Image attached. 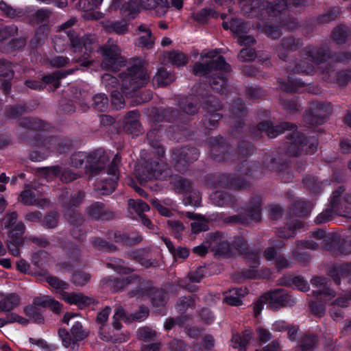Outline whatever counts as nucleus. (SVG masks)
<instances>
[{"label": "nucleus", "instance_id": "nucleus-31", "mask_svg": "<svg viewBox=\"0 0 351 351\" xmlns=\"http://www.w3.org/2000/svg\"><path fill=\"white\" fill-rule=\"evenodd\" d=\"M289 73L312 74L315 71L313 64L306 62L304 59H295L290 62L286 68Z\"/></svg>", "mask_w": 351, "mask_h": 351}, {"label": "nucleus", "instance_id": "nucleus-1", "mask_svg": "<svg viewBox=\"0 0 351 351\" xmlns=\"http://www.w3.org/2000/svg\"><path fill=\"white\" fill-rule=\"evenodd\" d=\"M243 14L247 17L264 19L267 16H277L289 8L305 5L306 0H278L274 4L265 0H238Z\"/></svg>", "mask_w": 351, "mask_h": 351}, {"label": "nucleus", "instance_id": "nucleus-58", "mask_svg": "<svg viewBox=\"0 0 351 351\" xmlns=\"http://www.w3.org/2000/svg\"><path fill=\"white\" fill-rule=\"evenodd\" d=\"M23 312L29 317V319L37 324H40L44 320V318L38 307L32 304L25 306L23 308Z\"/></svg>", "mask_w": 351, "mask_h": 351}, {"label": "nucleus", "instance_id": "nucleus-49", "mask_svg": "<svg viewBox=\"0 0 351 351\" xmlns=\"http://www.w3.org/2000/svg\"><path fill=\"white\" fill-rule=\"evenodd\" d=\"M218 14L211 8H203L197 12L193 13L191 18L199 23H206L210 18H217Z\"/></svg>", "mask_w": 351, "mask_h": 351}, {"label": "nucleus", "instance_id": "nucleus-37", "mask_svg": "<svg viewBox=\"0 0 351 351\" xmlns=\"http://www.w3.org/2000/svg\"><path fill=\"white\" fill-rule=\"evenodd\" d=\"M318 343V337L316 335L306 333L302 335L298 345L295 348L296 351H314Z\"/></svg>", "mask_w": 351, "mask_h": 351}, {"label": "nucleus", "instance_id": "nucleus-34", "mask_svg": "<svg viewBox=\"0 0 351 351\" xmlns=\"http://www.w3.org/2000/svg\"><path fill=\"white\" fill-rule=\"evenodd\" d=\"M329 275L337 285L341 282V278L349 277V283L351 284V263H344L335 267L329 272Z\"/></svg>", "mask_w": 351, "mask_h": 351}, {"label": "nucleus", "instance_id": "nucleus-45", "mask_svg": "<svg viewBox=\"0 0 351 351\" xmlns=\"http://www.w3.org/2000/svg\"><path fill=\"white\" fill-rule=\"evenodd\" d=\"M180 108L185 113L193 115L198 112V101L194 97L182 98L179 101Z\"/></svg>", "mask_w": 351, "mask_h": 351}, {"label": "nucleus", "instance_id": "nucleus-36", "mask_svg": "<svg viewBox=\"0 0 351 351\" xmlns=\"http://www.w3.org/2000/svg\"><path fill=\"white\" fill-rule=\"evenodd\" d=\"M218 184L221 187H227L231 186L236 189L242 190L250 187L251 184L250 182L242 178H234L230 180V176L228 175H222L220 176Z\"/></svg>", "mask_w": 351, "mask_h": 351}, {"label": "nucleus", "instance_id": "nucleus-9", "mask_svg": "<svg viewBox=\"0 0 351 351\" xmlns=\"http://www.w3.org/2000/svg\"><path fill=\"white\" fill-rule=\"evenodd\" d=\"M331 112L332 108L329 104L311 101L308 110L304 116V121L311 125H322Z\"/></svg>", "mask_w": 351, "mask_h": 351}, {"label": "nucleus", "instance_id": "nucleus-61", "mask_svg": "<svg viewBox=\"0 0 351 351\" xmlns=\"http://www.w3.org/2000/svg\"><path fill=\"white\" fill-rule=\"evenodd\" d=\"M128 206L130 208L134 210L138 216L143 215L144 212L149 210V205L141 199H129Z\"/></svg>", "mask_w": 351, "mask_h": 351}, {"label": "nucleus", "instance_id": "nucleus-13", "mask_svg": "<svg viewBox=\"0 0 351 351\" xmlns=\"http://www.w3.org/2000/svg\"><path fill=\"white\" fill-rule=\"evenodd\" d=\"M26 227L22 221H19L8 232L7 246L13 256H19V247L23 245Z\"/></svg>", "mask_w": 351, "mask_h": 351}, {"label": "nucleus", "instance_id": "nucleus-12", "mask_svg": "<svg viewBox=\"0 0 351 351\" xmlns=\"http://www.w3.org/2000/svg\"><path fill=\"white\" fill-rule=\"evenodd\" d=\"M297 128L295 124L283 122L277 125H273L271 121H263L258 124L254 130V134L257 136H262L263 133H265L269 138H275L285 130H292Z\"/></svg>", "mask_w": 351, "mask_h": 351}, {"label": "nucleus", "instance_id": "nucleus-51", "mask_svg": "<svg viewBox=\"0 0 351 351\" xmlns=\"http://www.w3.org/2000/svg\"><path fill=\"white\" fill-rule=\"evenodd\" d=\"M349 33L348 27L341 25L333 29L331 37L336 43L342 44L346 42V38L350 35Z\"/></svg>", "mask_w": 351, "mask_h": 351}, {"label": "nucleus", "instance_id": "nucleus-43", "mask_svg": "<svg viewBox=\"0 0 351 351\" xmlns=\"http://www.w3.org/2000/svg\"><path fill=\"white\" fill-rule=\"evenodd\" d=\"M20 297L16 293H10L0 300V311L10 312L19 306Z\"/></svg>", "mask_w": 351, "mask_h": 351}, {"label": "nucleus", "instance_id": "nucleus-42", "mask_svg": "<svg viewBox=\"0 0 351 351\" xmlns=\"http://www.w3.org/2000/svg\"><path fill=\"white\" fill-rule=\"evenodd\" d=\"M138 281V276L127 277L125 278H117L108 282V286L112 292H117L123 290L130 284Z\"/></svg>", "mask_w": 351, "mask_h": 351}, {"label": "nucleus", "instance_id": "nucleus-32", "mask_svg": "<svg viewBox=\"0 0 351 351\" xmlns=\"http://www.w3.org/2000/svg\"><path fill=\"white\" fill-rule=\"evenodd\" d=\"M124 130L126 132L137 136L141 130V123L138 121V113L136 110L128 112L124 120Z\"/></svg>", "mask_w": 351, "mask_h": 351}, {"label": "nucleus", "instance_id": "nucleus-5", "mask_svg": "<svg viewBox=\"0 0 351 351\" xmlns=\"http://www.w3.org/2000/svg\"><path fill=\"white\" fill-rule=\"evenodd\" d=\"M222 104L215 96L209 95L204 99L203 109L205 114L202 119V127L204 130H212L217 127L222 118Z\"/></svg>", "mask_w": 351, "mask_h": 351}, {"label": "nucleus", "instance_id": "nucleus-47", "mask_svg": "<svg viewBox=\"0 0 351 351\" xmlns=\"http://www.w3.org/2000/svg\"><path fill=\"white\" fill-rule=\"evenodd\" d=\"M210 87L216 92L223 93L226 90L227 78L223 74H215L209 80Z\"/></svg>", "mask_w": 351, "mask_h": 351}, {"label": "nucleus", "instance_id": "nucleus-63", "mask_svg": "<svg viewBox=\"0 0 351 351\" xmlns=\"http://www.w3.org/2000/svg\"><path fill=\"white\" fill-rule=\"evenodd\" d=\"M304 186L311 192L317 193L323 188V184L312 176H308L303 179Z\"/></svg>", "mask_w": 351, "mask_h": 351}, {"label": "nucleus", "instance_id": "nucleus-7", "mask_svg": "<svg viewBox=\"0 0 351 351\" xmlns=\"http://www.w3.org/2000/svg\"><path fill=\"white\" fill-rule=\"evenodd\" d=\"M246 213L226 217L224 221L233 224H248L252 221L259 222L261 219V198L253 197L247 205Z\"/></svg>", "mask_w": 351, "mask_h": 351}, {"label": "nucleus", "instance_id": "nucleus-24", "mask_svg": "<svg viewBox=\"0 0 351 351\" xmlns=\"http://www.w3.org/2000/svg\"><path fill=\"white\" fill-rule=\"evenodd\" d=\"M301 45L300 39L293 36L284 38L276 49L278 56L280 59L287 61L289 53L291 51L297 50Z\"/></svg>", "mask_w": 351, "mask_h": 351}, {"label": "nucleus", "instance_id": "nucleus-23", "mask_svg": "<svg viewBox=\"0 0 351 351\" xmlns=\"http://www.w3.org/2000/svg\"><path fill=\"white\" fill-rule=\"evenodd\" d=\"M313 286L317 288L313 291V294L319 296L320 299L331 300L336 293L334 290L329 287L330 280L324 276H314L311 280Z\"/></svg>", "mask_w": 351, "mask_h": 351}, {"label": "nucleus", "instance_id": "nucleus-20", "mask_svg": "<svg viewBox=\"0 0 351 351\" xmlns=\"http://www.w3.org/2000/svg\"><path fill=\"white\" fill-rule=\"evenodd\" d=\"M303 56L317 64L327 61L331 57L329 48L324 45L320 47L307 46L303 50Z\"/></svg>", "mask_w": 351, "mask_h": 351}, {"label": "nucleus", "instance_id": "nucleus-4", "mask_svg": "<svg viewBox=\"0 0 351 351\" xmlns=\"http://www.w3.org/2000/svg\"><path fill=\"white\" fill-rule=\"evenodd\" d=\"M288 142L286 148L287 153L292 156H297L303 154H313L318 145L315 137H305L299 132H294L287 136Z\"/></svg>", "mask_w": 351, "mask_h": 351}, {"label": "nucleus", "instance_id": "nucleus-6", "mask_svg": "<svg viewBox=\"0 0 351 351\" xmlns=\"http://www.w3.org/2000/svg\"><path fill=\"white\" fill-rule=\"evenodd\" d=\"M98 51L104 60L101 66L106 71L117 70L125 65V59L121 56L119 47L109 40L106 44L99 47Z\"/></svg>", "mask_w": 351, "mask_h": 351}, {"label": "nucleus", "instance_id": "nucleus-18", "mask_svg": "<svg viewBox=\"0 0 351 351\" xmlns=\"http://www.w3.org/2000/svg\"><path fill=\"white\" fill-rule=\"evenodd\" d=\"M71 47L74 51L82 50L84 48L88 52H91L97 45V39L93 35L88 34L80 37L75 32L69 30L66 32Z\"/></svg>", "mask_w": 351, "mask_h": 351}, {"label": "nucleus", "instance_id": "nucleus-48", "mask_svg": "<svg viewBox=\"0 0 351 351\" xmlns=\"http://www.w3.org/2000/svg\"><path fill=\"white\" fill-rule=\"evenodd\" d=\"M241 291V289H232L224 292V298L223 299V302L228 305L235 306L241 305L242 304V301L239 297L243 295Z\"/></svg>", "mask_w": 351, "mask_h": 351}, {"label": "nucleus", "instance_id": "nucleus-53", "mask_svg": "<svg viewBox=\"0 0 351 351\" xmlns=\"http://www.w3.org/2000/svg\"><path fill=\"white\" fill-rule=\"evenodd\" d=\"M91 243L97 250L107 252H115L117 250L116 245L99 237H94Z\"/></svg>", "mask_w": 351, "mask_h": 351}, {"label": "nucleus", "instance_id": "nucleus-16", "mask_svg": "<svg viewBox=\"0 0 351 351\" xmlns=\"http://www.w3.org/2000/svg\"><path fill=\"white\" fill-rule=\"evenodd\" d=\"M159 162L148 160L136 169V176L141 182H147L161 175Z\"/></svg>", "mask_w": 351, "mask_h": 351}, {"label": "nucleus", "instance_id": "nucleus-21", "mask_svg": "<svg viewBox=\"0 0 351 351\" xmlns=\"http://www.w3.org/2000/svg\"><path fill=\"white\" fill-rule=\"evenodd\" d=\"M88 218L93 220H111L114 218V213L100 202H96L86 208Z\"/></svg>", "mask_w": 351, "mask_h": 351}, {"label": "nucleus", "instance_id": "nucleus-62", "mask_svg": "<svg viewBox=\"0 0 351 351\" xmlns=\"http://www.w3.org/2000/svg\"><path fill=\"white\" fill-rule=\"evenodd\" d=\"M333 253L335 255H348L351 254V242L342 240L341 242H333Z\"/></svg>", "mask_w": 351, "mask_h": 351}, {"label": "nucleus", "instance_id": "nucleus-38", "mask_svg": "<svg viewBox=\"0 0 351 351\" xmlns=\"http://www.w3.org/2000/svg\"><path fill=\"white\" fill-rule=\"evenodd\" d=\"M222 26L225 29H230L234 34L242 35L250 29V25L237 19H232L229 22H223Z\"/></svg>", "mask_w": 351, "mask_h": 351}, {"label": "nucleus", "instance_id": "nucleus-10", "mask_svg": "<svg viewBox=\"0 0 351 351\" xmlns=\"http://www.w3.org/2000/svg\"><path fill=\"white\" fill-rule=\"evenodd\" d=\"M120 163L121 156L119 154H116L107 171L108 175L110 176V178H104L96 185V190L100 195H109L114 191L117 182L119 180L118 167Z\"/></svg>", "mask_w": 351, "mask_h": 351}, {"label": "nucleus", "instance_id": "nucleus-55", "mask_svg": "<svg viewBox=\"0 0 351 351\" xmlns=\"http://www.w3.org/2000/svg\"><path fill=\"white\" fill-rule=\"evenodd\" d=\"M168 60L173 64L177 66L185 65L187 63V56L181 51H173L167 55Z\"/></svg>", "mask_w": 351, "mask_h": 351}, {"label": "nucleus", "instance_id": "nucleus-19", "mask_svg": "<svg viewBox=\"0 0 351 351\" xmlns=\"http://www.w3.org/2000/svg\"><path fill=\"white\" fill-rule=\"evenodd\" d=\"M210 250L215 255H226L230 253V244L223 234L216 232L207 237Z\"/></svg>", "mask_w": 351, "mask_h": 351}, {"label": "nucleus", "instance_id": "nucleus-44", "mask_svg": "<svg viewBox=\"0 0 351 351\" xmlns=\"http://www.w3.org/2000/svg\"><path fill=\"white\" fill-rule=\"evenodd\" d=\"M303 226V223L300 221H291L288 223L287 227L278 228L276 232L277 235L282 239L293 237L295 234V231L301 228Z\"/></svg>", "mask_w": 351, "mask_h": 351}, {"label": "nucleus", "instance_id": "nucleus-28", "mask_svg": "<svg viewBox=\"0 0 351 351\" xmlns=\"http://www.w3.org/2000/svg\"><path fill=\"white\" fill-rule=\"evenodd\" d=\"M60 295L62 299L66 302L69 304H75L80 308H84L93 302V300L91 298L84 295L81 293L62 291Z\"/></svg>", "mask_w": 351, "mask_h": 351}, {"label": "nucleus", "instance_id": "nucleus-2", "mask_svg": "<svg viewBox=\"0 0 351 351\" xmlns=\"http://www.w3.org/2000/svg\"><path fill=\"white\" fill-rule=\"evenodd\" d=\"M122 90L131 95L149 82V75L144 62L139 58L131 60L126 72L120 75Z\"/></svg>", "mask_w": 351, "mask_h": 351}, {"label": "nucleus", "instance_id": "nucleus-54", "mask_svg": "<svg viewBox=\"0 0 351 351\" xmlns=\"http://www.w3.org/2000/svg\"><path fill=\"white\" fill-rule=\"evenodd\" d=\"M19 124L21 127L29 130H42L44 128L43 123L40 120L30 118L23 117L19 120Z\"/></svg>", "mask_w": 351, "mask_h": 351}, {"label": "nucleus", "instance_id": "nucleus-56", "mask_svg": "<svg viewBox=\"0 0 351 351\" xmlns=\"http://www.w3.org/2000/svg\"><path fill=\"white\" fill-rule=\"evenodd\" d=\"M92 106L95 110L104 112L108 107V99L105 94H97L93 97Z\"/></svg>", "mask_w": 351, "mask_h": 351}, {"label": "nucleus", "instance_id": "nucleus-52", "mask_svg": "<svg viewBox=\"0 0 351 351\" xmlns=\"http://www.w3.org/2000/svg\"><path fill=\"white\" fill-rule=\"evenodd\" d=\"M280 88L282 90L287 93H293L298 90V88L304 86V84L300 80H291V77L288 75V82H283L281 80H278Z\"/></svg>", "mask_w": 351, "mask_h": 351}, {"label": "nucleus", "instance_id": "nucleus-57", "mask_svg": "<svg viewBox=\"0 0 351 351\" xmlns=\"http://www.w3.org/2000/svg\"><path fill=\"white\" fill-rule=\"evenodd\" d=\"M171 184L174 190L179 193L188 192L191 189V182L181 177L173 179Z\"/></svg>", "mask_w": 351, "mask_h": 351}, {"label": "nucleus", "instance_id": "nucleus-50", "mask_svg": "<svg viewBox=\"0 0 351 351\" xmlns=\"http://www.w3.org/2000/svg\"><path fill=\"white\" fill-rule=\"evenodd\" d=\"M120 11L124 16L134 19L136 14L138 12L136 1L134 0L124 1L120 7Z\"/></svg>", "mask_w": 351, "mask_h": 351}, {"label": "nucleus", "instance_id": "nucleus-17", "mask_svg": "<svg viewBox=\"0 0 351 351\" xmlns=\"http://www.w3.org/2000/svg\"><path fill=\"white\" fill-rule=\"evenodd\" d=\"M263 298L274 308L291 306L294 303L292 297L280 289L265 293L263 295Z\"/></svg>", "mask_w": 351, "mask_h": 351}, {"label": "nucleus", "instance_id": "nucleus-64", "mask_svg": "<svg viewBox=\"0 0 351 351\" xmlns=\"http://www.w3.org/2000/svg\"><path fill=\"white\" fill-rule=\"evenodd\" d=\"M213 199L215 204L219 206L234 203L233 198L227 193L222 191L215 192L213 195Z\"/></svg>", "mask_w": 351, "mask_h": 351}, {"label": "nucleus", "instance_id": "nucleus-41", "mask_svg": "<svg viewBox=\"0 0 351 351\" xmlns=\"http://www.w3.org/2000/svg\"><path fill=\"white\" fill-rule=\"evenodd\" d=\"M252 338L250 330H245L242 335L234 334L232 337V347L239 348V351H245V348Z\"/></svg>", "mask_w": 351, "mask_h": 351}, {"label": "nucleus", "instance_id": "nucleus-46", "mask_svg": "<svg viewBox=\"0 0 351 351\" xmlns=\"http://www.w3.org/2000/svg\"><path fill=\"white\" fill-rule=\"evenodd\" d=\"M174 80L173 76L164 69L160 68L154 76L152 83L157 87L166 86L171 84Z\"/></svg>", "mask_w": 351, "mask_h": 351}, {"label": "nucleus", "instance_id": "nucleus-29", "mask_svg": "<svg viewBox=\"0 0 351 351\" xmlns=\"http://www.w3.org/2000/svg\"><path fill=\"white\" fill-rule=\"evenodd\" d=\"M50 15L51 12L49 10L40 9L31 18L32 23L41 25L39 31H42V32L39 33V32H37L36 33V36H39L40 40L45 39L47 37L45 26L49 23Z\"/></svg>", "mask_w": 351, "mask_h": 351}, {"label": "nucleus", "instance_id": "nucleus-22", "mask_svg": "<svg viewBox=\"0 0 351 351\" xmlns=\"http://www.w3.org/2000/svg\"><path fill=\"white\" fill-rule=\"evenodd\" d=\"M322 78L325 81L343 86L351 81V70L336 72L330 65H326L322 71Z\"/></svg>", "mask_w": 351, "mask_h": 351}, {"label": "nucleus", "instance_id": "nucleus-14", "mask_svg": "<svg viewBox=\"0 0 351 351\" xmlns=\"http://www.w3.org/2000/svg\"><path fill=\"white\" fill-rule=\"evenodd\" d=\"M230 70V65L226 62L225 59L221 56L217 57L215 60H210L206 64L196 62L193 69V71L196 75H205L210 73L213 71L229 72Z\"/></svg>", "mask_w": 351, "mask_h": 351}, {"label": "nucleus", "instance_id": "nucleus-59", "mask_svg": "<svg viewBox=\"0 0 351 351\" xmlns=\"http://www.w3.org/2000/svg\"><path fill=\"white\" fill-rule=\"evenodd\" d=\"M243 275L247 278H268L271 275V271L268 268L261 269L260 271L255 269H247L243 271Z\"/></svg>", "mask_w": 351, "mask_h": 351}, {"label": "nucleus", "instance_id": "nucleus-8", "mask_svg": "<svg viewBox=\"0 0 351 351\" xmlns=\"http://www.w3.org/2000/svg\"><path fill=\"white\" fill-rule=\"evenodd\" d=\"M199 153L194 147H176L171 150V160L180 172L186 171L188 166L197 160Z\"/></svg>", "mask_w": 351, "mask_h": 351}, {"label": "nucleus", "instance_id": "nucleus-40", "mask_svg": "<svg viewBox=\"0 0 351 351\" xmlns=\"http://www.w3.org/2000/svg\"><path fill=\"white\" fill-rule=\"evenodd\" d=\"M312 209V204L310 202H306L300 199L295 200L292 204L289 214L296 217H305Z\"/></svg>", "mask_w": 351, "mask_h": 351}, {"label": "nucleus", "instance_id": "nucleus-3", "mask_svg": "<svg viewBox=\"0 0 351 351\" xmlns=\"http://www.w3.org/2000/svg\"><path fill=\"white\" fill-rule=\"evenodd\" d=\"M62 322L71 326L70 332L65 328H60L58 335L61 338L62 344L65 348L71 347L73 350H77L79 345L77 341L87 338L89 332L85 329L82 324V317L77 313H66Z\"/></svg>", "mask_w": 351, "mask_h": 351}, {"label": "nucleus", "instance_id": "nucleus-30", "mask_svg": "<svg viewBox=\"0 0 351 351\" xmlns=\"http://www.w3.org/2000/svg\"><path fill=\"white\" fill-rule=\"evenodd\" d=\"M102 27L108 34L124 35L129 32V24L125 20L106 21L102 22Z\"/></svg>", "mask_w": 351, "mask_h": 351}, {"label": "nucleus", "instance_id": "nucleus-27", "mask_svg": "<svg viewBox=\"0 0 351 351\" xmlns=\"http://www.w3.org/2000/svg\"><path fill=\"white\" fill-rule=\"evenodd\" d=\"M231 117L232 121L230 123L232 125V132L233 134H237L240 132L239 128H242L243 122L238 121L236 122V119L241 118L246 114V108L241 99H237L232 104L231 110Z\"/></svg>", "mask_w": 351, "mask_h": 351}, {"label": "nucleus", "instance_id": "nucleus-60", "mask_svg": "<svg viewBox=\"0 0 351 351\" xmlns=\"http://www.w3.org/2000/svg\"><path fill=\"white\" fill-rule=\"evenodd\" d=\"M65 218L72 227H79V226H83L84 223V217L80 213L72 210H69L66 213Z\"/></svg>", "mask_w": 351, "mask_h": 351}, {"label": "nucleus", "instance_id": "nucleus-26", "mask_svg": "<svg viewBox=\"0 0 351 351\" xmlns=\"http://www.w3.org/2000/svg\"><path fill=\"white\" fill-rule=\"evenodd\" d=\"M263 254L267 261H274V266L278 272L290 267L289 261L283 254H278L276 250L272 247H267Z\"/></svg>", "mask_w": 351, "mask_h": 351}, {"label": "nucleus", "instance_id": "nucleus-33", "mask_svg": "<svg viewBox=\"0 0 351 351\" xmlns=\"http://www.w3.org/2000/svg\"><path fill=\"white\" fill-rule=\"evenodd\" d=\"M33 275L36 277L45 278L47 283L56 289L64 290L68 289L69 284L56 276H50L47 269H41L35 271Z\"/></svg>", "mask_w": 351, "mask_h": 351}, {"label": "nucleus", "instance_id": "nucleus-25", "mask_svg": "<svg viewBox=\"0 0 351 351\" xmlns=\"http://www.w3.org/2000/svg\"><path fill=\"white\" fill-rule=\"evenodd\" d=\"M138 38L137 45L141 48L150 49L155 44V37L152 29L146 24H141L136 29Z\"/></svg>", "mask_w": 351, "mask_h": 351}, {"label": "nucleus", "instance_id": "nucleus-11", "mask_svg": "<svg viewBox=\"0 0 351 351\" xmlns=\"http://www.w3.org/2000/svg\"><path fill=\"white\" fill-rule=\"evenodd\" d=\"M211 158L217 162L231 160L234 158L232 149L222 137H212L209 140Z\"/></svg>", "mask_w": 351, "mask_h": 351}, {"label": "nucleus", "instance_id": "nucleus-39", "mask_svg": "<svg viewBox=\"0 0 351 351\" xmlns=\"http://www.w3.org/2000/svg\"><path fill=\"white\" fill-rule=\"evenodd\" d=\"M280 284L285 286L295 285L299 290L307 291L309 289L308 282L300 276H285L279 280Z\"/></svg>", "mask_w": 351, "mask_h": 351}, {"label": "nucleus", "instance_id": "nucleus-15", "mask_svg": "<svg viewBox=\"0 0 351 351\" xmlns=\"http://www.w3.org/2000/svg\"><path fill=\"white\" fill-rule=\"evenodd\" d=\"M108 157L102 149H98L88 154V165H86V173L89 176H94L102 171L107 162Z\"/></svg>", "mask_w": 351, "mask_h": 351}, {"label": "nucleus", "instance_id": "nucleus-35", "mask_svg": "<svg viewBox=\"0 0 351 351\" xmlns=\"http://www.w3.org/2000/svg\"><path fill=\"white\" fill-rule=\"evenodd\" d=\"M141 6L146 10H155L158 16L164 15L169 8L168 0H141Z\"/></svg>", "mask_w": 351, "mask_h": 351}]
</instances>
